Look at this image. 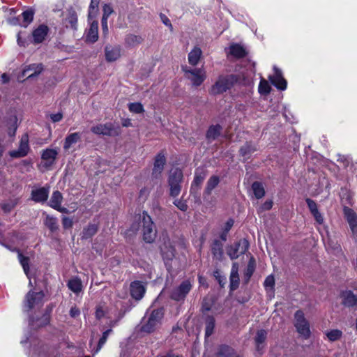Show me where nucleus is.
<instances>
[{
    "instance_id": "13",
    "label": "nucleus",
    "mask_w": 357,
    "mask_h": 357,
    "mask_svg": "<svg viewBox=\"0 0 357 357\" xmlns=\"http://www.w3.org/2000/svg\"><path fill=\"white\" fill-rule=\"evenodd\" d=\"M50 187L46 185L32 190L31 199L36 203H45L49 197Z\"/></svg>"
},
{
    "instance_id": "63",
    "label": "nucleus",
    "mask_w": 357,
    "mask_h": 357,
    "mask_svg": "<svg viewBox=\"0 0 357 357\" xmlns=\"http://www.w3.org/2000/svg\"><path fill=\"white\" fill-rule=\"evenodd\" d=\"M160 17L164 24L172 29V24H171L170 20L165 14L161 13Z\"/></svg>"
},
{
    "instance_id": "60",
    "label": "nucleus",
    "mask_w": 357,
    "mask_h": 357,
    "mask_svg": "<svg viewBox=\"0 0 357 357\" xmlns=\"http://www.w3.org/2000/svg\"><path fill=\"white\" fill-rule=\"evenodd\" d=\"M107 19L102 18L101 19V26H102V33L105 36H106L108 34L109 29L107 25Z\"/></svg>"
},
{
    "instance_id": "27",
    "label": "nucleus",
    "mask_w": 357,
    "mask_h": 357,
    "mask_svg": "<svg viewBox=\"0 0 357 357\" xmlns=\"http://www.w3.org/2000/svg\"><path fill=\"white\" fill-rule=\"evenodd\" d=\"M267 337V332L264 329L257 331L255 337L256 349L258 352H261L265 347V341Z\"/></svg>"
},
{
    "instance_id": "10",
    "label": "nucleus",
    "mask_w": 357,
    "mask_h": 357,
    "mask_svg": "<svg viewBox=\"0 0 357 357\" xmlns=\"http://www.w3.org/2000/svg\"><path fill=\"white\" fill-rule=\"evenodd\" d=\"M185 75L195 86H200L206 79V73L202 68L188 69L183 68Z\"/></svg>"
},
{
    "instance_id": "20",
    "label": "nucleus",
    "mask_w": 357,
    "mask_h": 357,
    "mask_svg": "<svg viewBox=\"0 0 357 357\" xmlns=\"http://www.w3.org/2000/svg\"><path fill=\"white\" fill-rule=\"evenodd\" d=\"M49 31V27L45 24L38 26V27L32 32L33 43L34 44L43 43L47 36Z\"/></svg>"
},
{
    "instance_id": "51",
    "label": "nucleus",
    "mask_w": 357,
    "mask_h": 357,
    "mask_svg": "<svg viewBox=\"0 0 357 357\" xmlns=\"http://www.w3.org/2000/svg\"><path fill=\"white\" fill-rule=\"evenodd\" d=\"M100 0H91V3L89 7V16L92 14H96L98 11V5Z\"/></svg>"
},
{
    "instance_id": "16",
    "label": "nucleus",
    "mask_w": 357,
    "mask_h": 357,
    "mask_svg": "<svg viewBox=\"0 0 357 357\" xmlns=\"http://www.w3.org/2000/svg\"><path fill=\"white\" fill-rule=\"evenodd\" d=\"M344 214L354 237L357 240V214L348 207L344 208Z\"/></svg>"
},
{
    "instance_id": "7",
    "label": "nucleus",
    "mask_w": 357,
    "mask_h": 357,
    "mask_svg": "<svg viewBox=\"0 0 357 357\" xmlns=\"http://www.w3.org/2000/svg\"><path fill=\"white\" fill-rule=\"evenodd\" d=\"M294 318V326L297 332L305 339H307L310 336V325L305 318L303 312L302 310H297L295 312Z\"/></svg>"
},
{
    "instance_id": "26",
    "label": "nucleus",
    "mask_w": 357,
    "mask_h": 357,
    "mask_svg": "<svg viewBox=\"0 0 357 357\" xmlns=\"http://www.w3.org/2000/svg\"><path fill=\"white\" fill-rule=\"evenodd\" d=\"M211 253L215 259L222 260L223 257V243L218 239H215L211 246Z\"/></svg>"
},
{
    "instance_id": "12",
    "label": "nucleus",
    "mask_w": 357,
    "mask_h": 357,
    "mask_svg": "<svg viewBox=\"0 0 357 357\" xmlns=\"http://www.w3.org/2000/svg\"><path fill=\"white\" fill-rule=\"evenodd\" d=\"M341 304L347 308L354 309L357 307V294L351 290H344L340 293Z\"/></svg>"
},
{
    "instance_id": "49",
    "label": "nucleus",
    "mask_w": 357,
    "mask_h": 357,
    "mask_svg": "<svg viewBox=\"0 0 357 357\" xmlns=\"http://www.w3.org/2000/svg\"><path fill=\"white\" fill-rule=\"evenodd\" d=\"M16 205L17 202L15 200H10L8 202L1 204V208L4 213H8L15 207Z\"/></svg>"
},
{
    "instance_id": "47",
    "label": "nucleus",
    "mask_w": 357,
    "mask_h": 357,
    "mask_svg": "<svg viewBox=\"0 0 357 357\" xmlns=\"http://www.w3.org/2000/svg\"><path fill=\"white\" fill-rule=\"evenodd\" d=\"M130 112L135 114H141L144 112V107L140 102H132L128 105Z\"/></svg>"
},
{
    "instance_id": "41",
    "label": "nucleus",
    "mask_w": 357,
    "mask_h": 357,
    "mask_svg": "<svg viewBox=\"0 0 357 357\" xmlns=\"http://www.w3.org/2000/svg\"><path fill=\"white\" fill-rule=\"evenodd\" d=\"M253 193L257 199L262 198L265 195V190L263 185L258 181H255L252 185Z\"/></svg>"
},
{
    "instance_id": "5",
    "label": "nucleus",
    "mask_w": 357,
    "mask_h": 357,
    "mask_svg": "<svg viewBox=\"0 0 357 357\" xmlns=\"http://www.w3.org/2000/svg\"><path fill=\"white\" fill-rule=\"evenodd\" d=\"M91 131L96 135L108 137H116L121 132L120 126H116L111 122L105 124L100 123L93 126L91 128Z\"/></svg>"
},
{
    "instance_id": "35",
    "label": "nucleus",
    "mask_w": 357,
    "mask_h": 357,
    "mask_svg": "<svg viewBox=\"0 0 357 357\" xmlns=\"http://www.w3.org/2000/svg\"><path fill=\"white\" fill-rule=\"evenodd\" d=\"M68 287L74 293L79 294L82 290V284L81 280L75 277L70 279L67 284Z\"/></svg>"
},
{
    "instance_id": "21",
    "label": "nucleus",
    "mask_w": 357,
    "mask_h": 357,
    "mask_svg": "<svg viewBox=\"0 0 357 357\" xmlns=\"http://www.w3.org/2000/svg\"><path fill=\"white\" fill-rule=\"evenodd\" d=\"M121 47L119 45H106L105 47V56L107 62L116 61L121 56Z\"/></svg>"
},
{
    "instance_id": "11",
    "label": "nucleus",
    "mask_w": 357,
    "mask_h": 357,
    "mask_svg": "<svg viewBox=\"0 0 357 357\" xmlns=\"http://www.w3.org/2000/svg\"><path fill=\"white\" fill-rule=\"evenodd\" d=\"M166 164V158L162 151L158 153L154 159L153 168L151 176L155 179H160Z\"/></svg>"
},
{
    "instance_id": "8",
    "label": "nucleus",
    "mask_w": 357,
    "mask_h": 357,
    "mask_svg": "<svg viewBox=\"0 0 357 357\" xmlns=\"http://www.w3.org/2000/svg\"><path fill=\"white\" fill-rule=\"evenodd\" d=\"M45 294L43 291L35 292L29 291L25 296L24 307L26 312H29L34 307L43 305V300Z\"/></svg>"
},
{
    "instance_id": "56",
    "label": "nucleus",
    "mask_w": 357,
    "mask_h": 357,
    "mask_svg": "<svg viewBox=\"0 0 357 357\" xmlns=\"http://www.w3.org/2000/svg\"><path fill=\"white\" fill-rule=\"evenodd\" d=\"M102 18L107 19L114 12L112 7L109 4H105L102 8Z\"/></svg>"
},
{
    "instance_id": "37",
    "label": "nucleus",
    "mask_w": 357,
    "mask_h": 357,
    "mask_svg": "<svg viewBox=\"0 0 357 357\" xmlns=\"http://www.w3.org/2000/svg\"><path fill=\"white\" fill-rule=\"evenodd\" d=\"M20 17L22 18L21 26L27 27L33 20L34 10L33 9L26 10L21 14Z\"/></svg>"
},
{
    "instance_id": "18",
    "label": "nucleus",
    "mask_w": 357,
    "mask_h": 357,
    "mask_svg": "<svg viewBox=\"0 0 357 357\" xmlns=\"http://www.w3.org/2000/svg\"><path fill=\"white\" fill-rule=\"evenodd\" d=\"M42 63H32L26 66L22 70V76H27L26 79H33L38 76L43 71Z\"/></svg>"
},
{
    "instance_id": "1",
    "label": "nucleus",
    "mask_w": 357,
    "mask_h": 357,
    "mask_svg": "<svg viewBox=\"0 0 357 357\" xmlns=\"http://www.w3.org/2000/svg\"><path fill=\"white\" fill-rule=\"evenodd\" d=\"M238 81V76L234 74L220 75L210 88L209 93L213 96L222 94L231 89Z\"/></svg>"
},
{
    "instance_id": "42",
    "label": "nucleus",
    "mask_w": 357,
    "mask_h": 357,
    "mask_svg": "<svg viewBox=\"0 0 357 357\" xmlns=\"http://www.w3.org/2000/svg\"><path fill=\"white\" fill-rule=\"evenodd\" d=\"M143 38L140 36L128 34L125 38V43L128 46H135L142 43Z\"/></svg>"
},
{
    "instance_id": "15",
    "label": "nucleus",
    "mask_w": 357,
    "mask_h": 357,
    "mask_svg": "<svg viewBox=\"0 0 357 357\" xmlns=\"http://www.w3.org/2000/svg\"><path fill=\"white\" fill-rule=\"evenodd\" d=\"M62 202H63L62 194L59 190H56V191L53 192V193L51 196V198H50V200L49 202V206L51 208L58 211L59 212L63 213H69L68 209L65 207L61 206Z\"/></svg>"
},
{
    "instance_id": "22",
    "label": "nucleus",
    "mask_w": 357,
    "mask_h": 357,
    "mask_svg": "<svg viewBox=\"0 0 357 357\" xmlns=\"http://www.w3.org/2000/svg\"><path fill=\"white\" fill-rule=\"evenodd\" d=\"M65 24L67 28H70L73 30H77V15L76 11L70 8L67 10V13L66 15Z\"/></svg>"
},
{
    "instance_id": "36",
    "label": "nucleus",
    "mask_w": 357,
    "mask_h": 357,
    "mask_svg": "<svg viewBox=\"0 0 357 357\" xmlns=\"http://www.w3.org/2000/svg\"><path fill=\"white\" fill-rule=\"evenodd\" d=\"M215 325V318L213 316L207 315L205 318V337H208L213 333Z\"/></svg>"
},
{
    "instance_id": "32",
    "label": "nucleus",
    "mask_w": 357,
    "mask_h": 357,
    "mask_svg": "<svg viewBox=\"0 0 357 357\" xmlns=\"http://www.w3.org/2000/svg\"><path fill=\"white\" fill-rule=\"evenodd\" d=\"M81 139V134L79 132H73L66 136L64 141L63 149L68 150L73 144L78 142Z\"/></svg>"
},
{
    "instance_id": "2",
    "label": "nucleus",
    "mask_w": 357,
    "mask_h": 357,
    "mask_svg": "<svg viewBox=\"0 0 357 357\" xmlns=\"http://www.w3.org/2000/svg\"><path fill=\"white\" fill-rule=\"evenodd\" d=\"M164 317V308L160 307L153 310L146 321L140 327V331L146 333L153 332L161 324Z\"/></svg>"
},
{
    "instance_id": "9",
    "label": "nucleus",
    "mask_w": 357,
    "mask_h": 357,
    "mask_svg": "<svg viewBox=\"0 0 357 357\" xmlns=\"http://www.w3.org/2000/svg\"><path fill=\"white\" fill-rule=\"evenodd\" d=\"M192 287V285L188 280L183 281L177 287L172 290L171 299L176 301H183Z\"/></svg>"
},
{
    "instance_id": "43",
    "label": "nucleus",
    "mask_w": 357,
    "mask_h": 357,
    "mask_svg": "<svg viewBox=\"0 0 357 357\" xmlns=\"http://www.w3.org/2000/svg\"><path fill=\"white\" fill-rule=\"evenodd\" d=\"M18 148L20 149L21 151H24L26 153H29L30 151V146L29 144V135L27 133H25L22 136L20 140Z\"/></svg>"
},
{
    "instance_id": "59",
    "label": "nucleus",
    "mask_w": 357,
    "mask_h": 357,
    "mask_svg": "<svg viewBox=\"0 0 357 357\" xmlns=\"http://www.w3.org/2000/svg\"><path fill=\"white\" fill-rule=\"evenodd\" d=\"M273 206V202L271 200L266 201L259 208V211L270 210Z\"/></svg>"
},
{
    "instance_id": "53",
    "label": "nucleus",
    "mask_w": 357,
    "mask_h": 357,
    "mask_svg": "<svg viewBox=\"0 0 357 357\" xmlns=\"http://www.w3.org/2000/svg\"><path fill=\"white\" fill-rule=\"evenodd\" d=\"M8 155L12 158H20L26 156L28 154L24 151H21L20 149H17V150L10 151L8 152Z\"/></svg>"
},
{
    "instance_id": "6",
    "label": "nucleus",
    "mask_w": 357,
    "mask_h": 357,
    "mask_svg": "<svg viewBox=\"0 0 357 357\" xmlns=\"http://www.w3.org/2000/svg\"><path fill=\"white\" fill-rule=\"evenodd\" d=\"M249 247V241L246 238H242L233 245L227 246V254L231 260L236 259L240 255L245 254Z\"/></svg>"
},
{
    "instance_id": "38",
    "label": "nucleus",
    "mask_w": 357,
    "mask_h": 357,
    "mask_svg": "<svg viewBox=\"0 0 357 357\" xmlns=\"http://www.w3.org/2000/svg\"><path fill=\"white\" fill-rule=\"evenodd\" d=\"M98 231V226L95 224H89L84 227L82 232V238L88 239L93 236Z\"/></svg>"
},
{
    "instance_id": "40",
    "label": "nucleus",
    "mask_w": 357,
    "mask_h": 357,
    "mask_svg": "<svg viewBox=\"0 0 357 357\" xmlns=\"http://www.w3.org/2000/svg\"><path fill=\"white\" fill-rule=\"evenodd\" d=\"M255 266H256L255 260L253 257H251L248 261L247 268L244 273V277H245L246 282H248L250 280L253 273L255 272Z\"/></svg>"
},
{
    "instance_id": "55",
    "label": "nucleus",
    "mask_w": 357,
    "mask_h": 357,
    "mask_svg": "<svg viewBox=\"0 0 357 357\" xmlns=\"http://www.w3.org/2000/svg\"><path fill=\"white\" fill-rule=\"evenodd\" d=\"M264 285L266 289L270 288L273 289L275 286V278L273 275H270L267 276L264 280Z\"/></svg>"
},
{
    "instance_id": "24",
    "label": "nucleus",
    "mask_w": 357,
    "mask_h": 357,
    "mask_svg": "<svg viewBox=\"0 0 357 357\" xmlns=\"http://www.w3.org/2000/svg\"><path fill=\"white\" fill-rule=\"evenodd\" d=\"M229 282V288L231 291H235L238 289L239 286V275L238 264L236 263H234L232 265Z\"/></svg>"
},
{
    "instance_id": "29",
    "label": "nucleus",
    "mask_w": 357,
    "mask_h": 357,
    "mask_svg": "<svg viewBox=\"0 0 357 357\" xmlns=\"http://www.w3.org/2000/svg\"><path fill=\"white\" fill-rule=\"evenodd\" d=\"M229 53L237 59L244 58L248 54L244 47L238 43H234L230 45Z\"/></svg>"
},
{
    "instance_id": "64",
    "label": "nucleus",
    "mask_w": 357,
    "mask_h": 357,
    "mask_svg": "<svg viewBox=\"0 0 357 357\" xmlns=\"http://www.w3.org/2000/svg\"><path fill=\"white\" fill-rule=\"evenodd\" d=\"M50 118L53 122H59L62 119L63 115L61 113L59 112L56 114H51Z\"/></svg>"
},
{
    "instance_id": "19",
    "label": "nucleus",
    "mask_w": 357,
    "mask_h": 357,
    "mask_svg": "<svg viewBox=\"0 0 357 357\" xmlns=\"http://www.w3.org/2000/svg\"><path fill=\"white\" fill-rule=\"evenodd\" d=\"M275 75L268 77L269 80L278 89L284 91L287 88V81L283 77L280 70L274 68Z\"/></svg>"
},
{
    "instance_id": "52",
    "label": "nucleus",
    "mask_w": 357,
    "mask_h": 357,
    "mask_svg": "<svg viewBox=\"0 0 357 357\" xmlns=\"http://www.w3.org/2000/svg\"><path fill=\"white\" fill-rule=\"evenodd\" d=\"M174 204L181 211L185 212L188 210V204L185 200L176 199L174 201Z\"/></svg>"
},
{
    "instance_id": "33",
    "label": "nucleus",
    "mask_w": 357,
    "mask_h": 357,
    "mask_svg": "<svg viewBox=\"0 0 357 357\" xmlns=\"http://www.w3.org/2000/svg\"><path fill=\"white\" fill-rule=\"evenodd\" d=\"M216 357H239L234 349L227 345L220 347Z\"/></svg>"
},
{
    "instance_id": "17",
    "label": "nucleus",
    "mask_w": 357,
    "mask_h": 357,
    "mask_svg": "<svg viewBox=\"0 0 357 357\" xmlns=\"http://www.w3.org/2000/svg\"><path fill=\"white\" fill-rule=\"evenodd\" d=\"M130 291L131 296L137 300H141L146 292V288L143 282L139 280L133 281L130 285Z\"/></svg>"
},
{
    "instance_id": "61",
    "label": "nucleus",
    "mask_w": 357,
    "mask_h": 357,
    "mask_svg": "<svg viewBox=\"0 0 357 357\" xmlns=\"http://www.w3.org/2000/svg\"><path fill=\"white\" fill-rule=\"evenodd\" d=\"M312 215L314 218V219L317 223H319V225L323 224L324 218H323L321 213L319 211V210L317 211H315L314 213H313Z\"/></svg>"
},
{
    "instance_id": "57",
    "label": "nucleus",
    "mask_w": 357,
    "mask_h": 357,
    "mask_svg": "<svg viewBox=\"0 0 357 357\" xmlns=\"http://www.w3.org/2000/svg\"><path fill=\"white\" fill-rule=\"evenodd\" d=\"M305 201L312 214L318 211L317 205L314 200L307 198Z\"/></svg>"
},
{
    "instance_id": "39",
    "label": "nucleus",
    "mask_w": 357,
    "mask_h": 357,
    "mask_svg": "<svg viewBox=\"0 0 357 357\" xmlns=\"http://www.w3.org/2000/svg\"><path fill=\"white\" fill-rule=\"evenodd\" d=\"M256 146L250 142H246L243 145L240 150V154L243 157H249L252 153L256 151Z\"/></svg>"
},
{
    "instance_id": "30",
    "label": "nucleus",
    "mask_w": 357,
    "mask_h": 357,
    "mask_svg": "<svg viewBox=\"0 0 357 357\" xmlns=\"http://www.w3.org/2000/svg\"><path fill=\"white\" fill-rule=\"evenodd\" d=\"M43 223L52 232H55L59 229L58 219L53 215L45 214Z\"/></svg>"
},
{
    "instance_id": "62",
    "label": "nucleus",
    "mask_w": 357,
    "mask_h": 357,
    "mask_svg": "<svg viewBox=\"0 0 357 357\" xmlns=\"http://www.w3.org/2000/svg\"><path fill=\"white\" fill-rule=\"evenodd\" d=\"M80 314V310L76 306H73L70 310V316L73 318H75Z\"/></svg>"
},
{
    "instance_id": "44",
    "label": "nucleus",
    "mask_w": 357,
    "mask_h": 357,
    "mask_svg": "<svg viewBox=\"0 0 357 357\" xmlns=\"http://www.w3.org/2000/svg\"><path fill=\"white\" fill-rule=\"evenodd\" d=\"M18 259L20 261V264L22 265L24 271L26 276L29 277V258L24 256L21 252L18 253Z\"/></svg>"
},
{
    "instance_id": "58",
    "label": "nucleus",
    "mask_w": 357,
    "mask_h": 357,
    "mask_svg": "<svg viewBox=\"0 0 357 357\" xmlns=\"http://www.w3.org/2000/svg\"><path fill=\"white\" fill-rule=\"evenodd\" d=\"M62 225L64 229H70L73 225V220L68 217L63 216L62 218Z\"/></svg>"
},
{
    "instance_id": "50",
    "label": "nucleus",
    "mask_w": 357,
    "mask_h": 357,
    "mask_svg": "<svg viewBox=\"0 0 357 357\" xmlns=\"http://www.w3.org/2000/svg\"><path fill=\"white\" fill-rule=\"evenodd\" d=\"M213 276L218 280L220 286L223 287L226 284V278L221 274V272L219 269H216L213 271Z\"/></svg>"
},
{
    "instance_id": "45",
    "label": "nucleus",
    "mask_w": 357,
    "mask_h": 357,
    "mask_svg": "<svg viewBox=\"0 0 357 357\" xmlns=\"http://www.w3.org/2000/svg\"><path fill=\"white\" fill-rule=\"evenodd\" d=\"M271 90L268 82L264 79H261L258 86V91L261 95H268Z\"/></svg>"
},
{
    "instance_id": "4",
    "label": "nucleus",
    "mask_w": 357,
    "mask_h": 357,
    "mask_svg": "<svg viewBox=\"0 0 357 357\" xmlns=\"http://www.w3.org/2000/svg\"><path fill=\"white\" fill-rule=\"evenodd\" d=\"M183 178V172L179 168H176L170 172L168 184L169 186V195L171 197H176L180 194Z\"/></svg>"
},
{
    "instance_id": "31",
    "label": "nucleus",
    "mask_w": 357,
    "mask_h": 357,
    "mask_svg": "<svg viewBox=\"0 0 357 357\" xmlns=\"http://www.w3.org/2000/svg\"><path fill=\"white\" fill-rule=\"evenodd\" d=\"M222 128L220 125H212L211 126L206 134V137L208 141H213L217 139L222 132Z\"/></svg>"
},
{
    "instance_id": "46",
    "label": "nucleus",
    "mask_w": 357,
    "mask_h": 357,
    "mask_svg": "<svg viewBox=\"0 0 357 357\" xmlns=\"http://www.w3.org/2000/svg\"><path fill=\"white\" fill-rule=\"evenodd\" d=\"M112 332V329H107L103 333H102V337L100 338L99 341H98V346H97V348L94 351V354H97L100 349L101 348L103 347V345L105 344V342H107V338H108V336L109 335V334Z\"/></svg>"
},
{
    "instance_id": "3",
    "label": "nucleus",
    "mask_w": 357,
    "mask_h": 357,
    "mask_svg": "<svg viewBox=\"0 0 357 357\" xmlns=\"http://www.w3.org/2000/svg\"><path fill=\"white\" fill-rule=\"evenodd\" d=\"M142 220L143 239L145 242L151 243L156 237V229L151 216L144 211L140 215Z\"/></svg>"
},
{
    "instance_id": "28",
    "label": "nucleus",
    "mask_w": 357,
    "mask_h": 357,
    "mask_svg": "<svg viewBox=\"0 0 357 357\" xmlns=\"http://www.w3.org/2000/svg\"><path fill=\"white\" fill-rule=\"evenodd\" d=\"M206 174L202 169H197L195 171L194 180L191 184L190 190H194L195 188H199L203 181L206 178Z\"/></svg>"
},
{
    "instance_id": "23",
    "label": "nucleus",
    "mask_w": 357,
    "mask_h": 357,
    "mask_svg": "<svg viewBox=\"0 0 357 357\" xmlns=\"http://www.w3.org/2000/svg\"><path fill=\"white\" fill-rule=\"evenodd\" d=\"M98 39V23L93 21L88 30L86 31V41L94 43Z\"/></svg>"
},
{
    "instance_id": "25",
    "label": "nucleus",
    "mask_w": 357,
    "mask_h": 357,
    "mask_svg": "<svg viewBox=\"0 0 357 357\" xmlns=\"http://www.w3.org/2000/svg\"><path fill=\"white\" fill-rule=\"evenodd\" d=\"M220 183V178L218 176L213 175L209 178L206 183V186L203 193V199L206 200L211 195L213 189H215Z\"/></svg>"
},
{
    "instance_id": "34",
    "label": "nucleus",
    "mask_w": 357,
    "mask_h": 357,
    "mask_svg": "<svg viewBox=\"0 0 357 357\" xmlns=\"http://www.w3.org/2000/svg\"><path fill=\"white\" fill-rule=\"evenodd\" d=\"M202 52L198 47H195L188 54V62L192 66H196L202 56Z\"/></svg>"
},
{
    "instance_id": "54",
    "label": "nucleus",
    "mask_w": 357,
    "mask_h": 357,
    "mask_svg": "<svg viewBox=\"0 0 357 357\" xmlns=\"http://www.w3.org/2000/svg\"><path fill=\"white\" fill-rule=\"evenodd\" d=\"M167 250L165 251V250H162V255L165 258L167 259H172L175 256V249L172 246H169V248H167Z\"/></svg>"
},
{
    "instance_id": "48",
    "label": "nucleus",
    "mask_w": 357,
    "mask_h": 357,
    "mask_svg": "<svg viewBox=\"0 0 357 357\" xmlns=\"http://www.w3.org/2000/svg\"><path fill=\"white\" fill-rule=\"evenodd\" d=\"M342 335V332L337 329L331 330L326 333L327 337L332 342L339 340Z\"/></svg>"
},
{
    "instance_id": "14",
    "label": "nucleus",
    "mask_w": 357,
    "mask_h": 357,
    "mask_svg": "<svg viewBox=\"0 0 357 357\" xmlns=\"http://www.w3.org/2000/svg\"><path fill=\"white\" fill-rule=\"evenodd\" d=\"M58 151L53 149H46L42 151L41 159L43 161V166L45 169L50 168L56 161Z\"/></svg>"
}]
</instances>
